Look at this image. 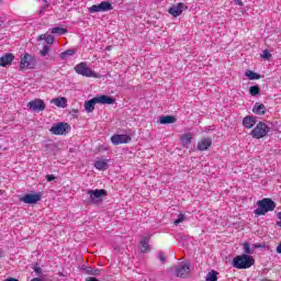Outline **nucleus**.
<instances>
[{"label":"nucleus","mask_w":281,"mask_h":281,"mask_svg":"<svg viewBox=\"0 0 281 281\" xmlns=\"http://www.w3.org/2000/svg\"><path fill=\"white\" fill-rule=\"evenodd\" d=\"M234 269H250L256 265V259L249 255H239L233 259Z\"/></svg>","instance_id":"f257e3e1"},{"label":"nucleus","mask_w":281,"mask_h":281,"mask_svg":"<svg viewBox=\"0 0 281 281\" xmlns=\"http://www.w3.org/2000/svg\"><path fill=\"white\" fill-rule=\"evenodd\" d=\"M257 205L258 209L254 211L257 216H265L267 212H273L276 210V203L269 198L259 200Z\"/></svg>","instance_id":"f03ea898"},{"label":"nucleus","mask_w":281,"mask_h":281,"mask_svg":"<svg viewBox=\"0 0 281 281\" xmlns=\"http://www.w3.org/2000/svg\"><path fill=\"white\" fill-rule=\"evenodd\" d=\"M75 71L79 76H85L86 78H100V74L93 71V69H91L85 61H81L78 65H76Z\"/></svg>","instance_id":"7ed1b4c3"},{"label":"nucleus","mask_w":281,"mask_h":281,"mask_svg":"<svg viewBox=\"0 0 281 281\" xmlns=\"http://www.w3.org/2000/svg\"><path fill=\"white\" fill-rule=\"evenodd\" d=\"M269 134V125L263 122H259L255 128L250 132L251 137L254 139H262V137H267Z\"/></svg>","instance_id":"20e7f679"},{"label":"nucleus","mask_w":281,"mask_h":281,"mask_svg":"<svg viewBox=\"0 0 281 281\" xmlns=\"http://www.w3.org/2000/svg\"><path fill=\"white\" fill-rule=\"evenodd\" d=\"M36 67V58L26 53L20 60V69L23 71L25 69H34Z\"/></svg>","instance_id":"39448f33"},{"label":"nucleus","mask_w":281,"mask_h":281,"mask_svg":"<svg viewBox=\"0 0 281 281\" xmlns=\"http://www.w3.org/2000/svg\"><path fill=\"white\" fill-rule=\"evenodd\" d=\"M71 131V126L68 123H56L50 127L52 135H67Z\"/></svg>","instance_id":"423d86ee"},{"label":"nucleus","mask_w":281,"mask_h":281,"mask_svg":"<svg viewBox=\"0 0 281 281\" xmlns=\"http://www.w3.org/2000/svg\"><path fill=\"white\" fill-rule=\"evenodd\" d=\"M113 10V4L109 1H102L99 4H93L89 8V12L95 13V12H109Z\"/></svg>","instance_id":"0eeeda50"},{"label":"nucleus","mask_w":281,"mask_h":281,"mask_svg":"<svg viewBox=\"0 0 281 281\" xmlns=\"http://www.w3.org/2000/svg\"><path fill=\"white\" fill-rule=\"evenodd\" d=\"M88 194L92 203H100L103 196H106L108 192L104 189L89 190Z\"/></svg>","instance_id":"6e6552de"},{"label":"nucleus","mask_w":281,"mask_h":281,"mask_svg":"<svg viewBox=\"0 0 281 281\" xmlns=\"http://www.w3.org/2000/svg\"><path fill=\"white\" fill-rule=\"evenodd\" d=\"M42 196L41 193H27L25 195H23L20 201H22V203H26L27 205H34L36 203H38V201H41Z\"/></svg>","instance_id":"1a4fd4ad"},{"label":"nucleus","mask_w":281,"mask_h":281,"mask_svg":"<svg viewBox=\"0 0 281 281\" xmlns=\"http://www.w3.org/2000/svg\"><path fill=\"white\" fill-rule=\"evenodd\" d=\"M27 106L31 111H35L36 113H41V111H45V101L43 99H35L27 103Z\"/></svg>","instance_id":"9d476101"},{"label":"nucleus","mask_w":281,"mask_h":281,"mask_svg":"<svg viewBox=\"0 0 281 281\" xmlns=\"http://www.w3.org/2000/svg\"><path fill=\"white\" fill-rule=\"evenodd\" d=\"M131 140V136L126 134H114L111 137V142L114 144V146H120V144H128Z\"/></svg>","instance_id":"9b49d317"},{"label":"nucleus","mask_w":281,"mask_h":281,"mask_svg":"<svg viewBox=\"0 0 281 281\" xmlns=\"http://www.w3.org/2000/svg\"><path fill=\"white\" fill-rule=\"evenodd\" d=\"M173 269L177 278H188V276H190V266L188 263L173 266Z\"/></svg>","instance_id":"f8f14e48"},{"label":"nucleus","mask_w":281,"mask_h":281,"mask_svg":"<svg viewBox=\"0 0 281 281\" xmlns=\"http://www.w3.org/2000/svg\"><path fill=\"white\" fill-rule=\"evenodd\" d=\"M183 8H186V4L179 2L177 5L171 7L168 12L171 16H181L183 14Z\"/></svg>","instance_id":"ddd939ff"},{"label":"nucleus","mask_w":281,"mask_h":281,"mask_svg":"<svg viewBox=\"0 0 281 281\" xmlns=\"http://www.w3.org/2000/svg\"><path fill=\"white\" fill-rule=\"evenodd\" d=\"M210 146H212V138L210 137L202 138L198 143V150H200L201 153H205V150H207Z\"/></svg>","instance_id":"4468645a"},{"label":"nucleus","mask_w":281,"mask_h":281,"mask_svg":"<svg viewBox=\"0 0 281 281\" xmlns=\"http://www.w3.org/2000/svg\"><path fill=\"white\" fill-rule=\"evenodd\" d=\"M98 104H115V99L109 95L94 97Z\"/></svg>","instance_id":"2eb2a0df"},{"label":"nucleus","mask_w":281,"mask_h":281,"mask_svg":"<svg viewBox=\"0 0 281 281\" xmlns=\"http://www.w3.org/2000/svg\"><path fill=\"white\" fill-rule=\"evenodd\" d=\"M243 126L245 128L251 130L252 126H256V117L247 115L243 119Z\"/></svg>","instance_id":"dca6fc26"},{"label":"nucleus","mask_w":281,"mask_h":281,"mask_svg":"<svg viewBox=\"0 0 281 281\" xmlns=\"http://www.w3.org/2000/svg\"><path fill=\"white\" fill-rule=\"evenodd\" d=\"M94 168L104 172L109 168V159H100L94 161Z\"/></svg>","instance_id":"f3484780"},{"label":"nucleus","mask_w":281,"mask_h":281,"mask_svg":"<svg viewBox=\"0 0 281 281\" xmlns=\"http://www.w3.org/2000/svg\"><path fill=\"white\" fill-rule=\"evenodd\" d=\"M97 104H98V100L95 99V97L89 101H86L85 109H86L87 113H93V111H95Z\"/></svg>","instance_id":"a211bd4d"},{"label":"nucleus","mask_w":281,"mask_h":281,"mask_svg":"<svg viewBox=\"0 0 281 281\" xmlns=\"http://www.w3.org/2000/svg\"><path fill=\"white\" fill-rule=\"evenodd\" d=\"M12 60H14V55L7 54L0 58V66L8 67V65L12 64Z\"/></svg>","instance_id":"6ab92c4d"},{"label":"nucleus","mask_w":281,"mask_h":281,"mask_svg":"<svg viewBox=\"0 0 281 281\" xmlns=\"http://www.w3.org/2000/svg\"><path fill=\"white\" fill-rule=\"evenodd\" d=\"M55 106H59L60 109L67 108V98L58 97L50 101Z\"/></svg>","instance_id":"aec40b11"},{"label":"nucleus","mask_w":281,"mask_h":281,"mask_svg":"<svg viewBox=\"0 0 281 281\" xmlns=\"http://www.w3.org/2000/svg\"><path fill=\"white\" fill-rule=\"evenodd\" d=\"M148 243H150V237H143L140 239V251H142V254H147V251H150V247L148 246Z\"/></svg>","instance_id":"412c9836"},{"label":"nucleus","mask_w":281,"mask_h":281,"mask_svg":"<svg viewBox=\"0 0 281 281\" xmlns=\"http://www.w3.org/2000/svg\"><path fill=\"white\" fill-rule=\"evenodd\" d=\"M180 142L183 148H188L190 144H192V134L190 133L183 134L182 137L180 138Z\"/></svg>","instance_id":"4be33fe9"},{"label":"nucleus","mask_w":281,"mask_h":281,"mask_svg":"<svg viewBox=\"0 0 281 281\" xmlns=\"http://www.w3.org/2000/svg\"><path fill=\"white\" fill-rule=\"evenodd\" d=\"M252 112L257 115H265V113H267V106H265V104L262 103H256V105L252 109Z\"/></svg>","instance_id":"5701e85b"},{"label":"nucleus","mask_w":281,"mask_h":281,"mask_svg":"<svg viewBox=\"0 0 281 281\" xmlns=\"http://www.w3.org/2000/svg\"><path fill=\"white\" fill-rule=\"evenodd\" d=\"M175 122H177V117L173 115L160 116V124H175Z\"/></svg>","instance_id":"b1692460"},{"label":"nucleus","mask_w":281,"mask_h":281,"mask_svg":"<svg viewBox=\"0 0 281 281\" xmlns=\"http://www.w3.org/2000/svg\"><path fill=\"white\" fill-rule=\"evenodd\" d=\"M206 281H218V272L215 270L210 271L205 278Z\"/></svg>","instance_id":"393cba45"},{"label":"nucleus","mask_w":281,"mask_h":281,"mask_svg":"<svg viewBox=\"0 0 281 281\" xmlns=\"http://www.w3.org/2000/svg\"><path fill=\"white\" fill-rule=\"evenodd\" d=\"M245 76L249 78V80H260V75L255 72L254 70L246 71Z\"/></svg>","instance_id":"a878e982"},{"label":"nucleus","mask_w":281,"mask_h":281,"mask_svg":"<svg viewBox=\"0 0 281 281\" xmlns=\"http://www.w3.org/2000/svg\"><path fill=\"white\" fill-rule=\"evenodd\" d=\"M52 34H58L59 36H63V34H67V29L56 26L50 30Z\"/></svg>","instance_id":"bb28decb"},{"label":"nucleus","mask_w":281,"mask_h":281,"mask_svg":"<svg viewBox=\"0 0 281 281\" xmlns=\"http://www.w3.org/2000/svg\"><path fill=\"white\" fill-rule=\"evenodd\" d=\"M258 93H260V87L251 86L250 87V95H258Z\"/></svg>","instance_id":"cd10ccee"},{"label":"nucleus","mask_w":281,"mask_h":281,"mask_svg":"<svg viewBox=\"0 0 281 281\" xmlns=\"http://www.w3.org/2000/svg\"><path fill=\"white\" fill-rule=\"evenodd\" d=\"M186 221V215L183 213H180L178 218L173 222V225H179Z\"/></svg>","instance_id":"c85d7f7f"},{"label":"nucleus","mask_w":281,"mask_h":281,"mask_svg":"<svg viewBox=\"0 0 281 281\" xmlns=\"http://www.w3.org/2000/svg\"><path fill=\"white\" fill-rule=\"evenodd\" d=\"M244 255L246 256L251 255V247L249 246V243L244 244Z\"/></svg>","instance_id":"c756f323"},{"label":"nucleus","mask_w":281,"mask_h":281,"mask_svg":"<svg viewBox=\"0 0 281 281\" xmlns=\"http://www.w3.org/2000/svg\"><path fill=\"white\" fill-rule=\"evenodd\" d=\"M52 47L49 46H44L43 49L40 50L41 56H47L49 54Z\"/></svg>","instance_id":"7c9ffc66"},{"label":"nucleus","mask_w":281,"mask_h":281,"mask_svg":"<svg viewBox=\"0 0 281 281\" xmlns=\"http://www.w3.org/2000/svg\"><path fill=\"white\" fill-rule=\"evenodd\" d=\"M74 54H75L74 50L68 49V50L63 52V53L60 54V58H67V56H74Z\"/></svg>","instance_id":"2f4dec72"},{"label":"nucleus","mask_w":281,"mask_h":281,"mask_svg":"<svg viewBox=\"0 0 281 281\" xmlns=\"http://www.w3.org/2000/svg\"><path fill=\"white\" fill-rule=\"evenodd\" d=\"M45 42L47 45H54V36L53 35H46Z\"/></svg>","instance_id":"473e14b6"},{"label":"nucleus","mask_w":281,"mask_h":281,"mask_svg":"<svg viewBox=\"0 0 281 281\" xmlns=\"http://www.w3.org/2000/svg\"><path fill=\"white\" fill-rule=\"evenodd\" d=\"M261 58L269 60V58H271V53H269V50H263Z\"/></svg>","instance_id":"72a5a7b5"},{"label":"nucleus","mask_w":281,"mask_h":281,"mask_svg":"<svg viewBox=\"0 0 281 281\" xmlns=\"http://www.w3.org/2000/svg\"><path fill=\"white\" fill-rule=\"evenodd\" d=\"M88 273H90V276H100V270L90 268Z\"/></svg>","instance_id":"f704fd0d"},{"label":"nucleus","mask_w":281,"mask_h":281,"mask_svg":"<svg viewBox=\"0 0 281 281\" xmlns=\"http://www.w3.org/2000/svg\"><path fill=\"white\" fill-rule=\"evenodd\" d=\"M158 258L160 261L166 262V256L164 255V252H159Z\"/></svg>","instance_id":"c9c22d12"},{"label":"nucleus","mask_w":281,"mask_h":281,"mask_svg":"<svg viewBox=\"0 0 281 281\" xmlns=\"http://www.w3.org/2000/svg\"><path fill=\"white\" fill-rule=\"evenodd\" d=\"M54 179H56V176H55V175H48V176H46V180H47L48 182L54 181Z\"/></svg>","instance_id":"e433bc0d"},{"label":"nucleus","mask_w":281,"mask_h":281,"mask_svg":"<svg viewBox=\"0 0 281 281\" xmlns=\"http://www.w3.org/2000/svg\"><path fill=\"white\" fill-rule=\"evenodd\" d=\"M47 38V34H41L38 37H37V41H46Z\"/></svg>","instance_id":"4c0bfd02"},{"label":"nucleus","mask_w":281,"mask_h":281,"mask_svg":"<svg viewBox=\"0 0 281 281\" xmlns=\"http://www.w3.org/2000/svg\"><path fill=\"white\" fill-rule=\"evenodd\" d=\"M34 271H35V273H37V276H38V274L42 273L43 270H42L41 268H38V267H35V268H34Z\"/></svg>","instance_id":"58836bf2"},{"label":"nucleus","mask_w":281,"mask_h":281,"mask_svg":"<svg viewBox=\"0 0 281 281\" xmlns=\"http://www.w3.org/2000/svg\"><path fill=\"white\" fill-rule=\"evenodd\" d=\"M3 281H19V279H16V278H7V279L3 280Z\"/></svg>","instance_id":"ea45409f"},{"label":"nucleus","mask_w":281,"mask_h":281,"mask_svg":"<svg viewBox=\"0 0 281 281\" xmlns=\"http://www.w3.org/2000/svg\"><path fill=\"white\" fill-rule=\"evenodd\" d=\"M277 254H281V243L277 246Z\"/></svg>","instance_id":"a19ab883"},{"label":"nucleus","mask_w":281,"mask_h":281,"mask_svg":"<svg viewBox=\"0 0 281 281\" xmlns=\"http://www.w3.org/2000/svg\"><path fill=\"white\" fill-rule=\"evenodd\" d=\"M277 216H278V220L281 221V212H279V213L277 214Z\"/></svg>","instance_id":"79ce46f5"},{"label":"nucleus","mask_w":281,"mask_h":281,"mask_svg":"<svg viewBox=\"0 0 281 281\" xmlns=\"http://www.w3.org/2000/svg\"><path fill=\"white\" fill-rule=\"evenodd\" d=\"M0 257H1V252H0Z\"/></svg>","instance_id":"37998d69"}]
</instances>
